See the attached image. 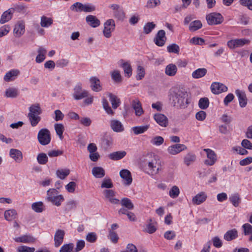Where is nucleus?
<instances>
[{
    "label": "nucleus",
    "instance_id": "obj_1",
    "mask_svg": "<svg viewBox=\"0 0 252 252\" xmlns=\"http://www.w3.org/2000/svg\"><path fill=\"white\" fill-rule=\"evenodd\" d=\"M143 166L147 170V173L151 175L158 174L161 170V160L159 157L153 153L143 156L142 159Z\"/></svg>",
    "mask_w": 252,
    "mask_h": 252
},
{
    "label": "nucleus",
    "instance_id": "obj_2",
    "mask_svg": "<svg viewBox=\"0 0 252 252\" xmlns=\"http://www.w3.org/2000/svg\"><path fill=\"white\" fill-rule=\"evenodd\" d=\"M169 98L174 107L180 108L187 107L189 103L187 92L177 89L169 91Z\"/></svg>",
    "mask_w": 252,
    "mask_h": 252
},
{
    "label": "nucleus",
    "instance_id": "obj_3",
    "mask_svg": "<svg viewBox=\"0 0 252 252\" xmlns=\"http://www.w3.org/2000/svg\"><path fill=\"white\" fill-rule=\"evenodd\" d=\"M58 191L54 189H50L47 191V199L57 206L61 205L64 200L62 195H58Z\"/></svg>",
    "mask_w": 252,
    "mask_h": 252
},
{
    "label": "nucleus",
    "instance_id": "obj_4",
    "mask_svg": "<svg viewBox=\"0 0 252 252\" xmlns=\"http://www.w3.org/2000/svg\"><path fill=\"white\" fill-rule=\"evenodd\" d=\"M72 94L73 98L76 100H81L89 96V92L82 89V84L77 83L74 87Z\"/></svg>",
    "mask_w": 252,
    "mask_h": 252
},
{
    "label": "nucleus",
    "instance_id": "obj_5",
    "mask_svg": "<svg viewBox=\"0 0 252 252\" xmlns=\"http://www.w3.org/2000/svg\"><path fill=\"white\" fill-rule=\"evenodd\" d=\"M206 19L209 25H216L222 23L223 17L222 15L218 12H212L206 16Z\"/></svg>",
    "mask_w": 252,
    "mask_h": 252
},
{
    "label": "nucleus",
    "instance_id": "obj_6",
    "mask_svg": "<svg viewBox=\"0 0 252 252\" xmlns=\"http://www.w3.org/2000/svg\"><path fill=\"white\" fill-rule=\"evenodd\" d=\"M250 42V40L246 38L234 39L227 41V45L230 49H234L237 48L243 47Z\"/></svg>",
    "mask_w": 252,
    "mask_h": 252
},
{
    "label": "nucleus",
    "instance_id": "obj_7",
    "mask_svg": "<svg viewBox=\"0 0 252 252\" xmlns=\"http://www.w3.org/2000/svg\"><path fill=\"white\" fill-rule=\"evenodd\" d=\"M115 24L113 19L107 20L104 24L103 33L106 38H110L112 35V32L115 30Z\"/></svg>",
    "mask_w": 252,
    "mask_h": 252
},
{
    "label": "nucleus",
    "instance_id": "obj_8",
    "mask_svg": "<svg viewBox=\"0 0 252 252\" xmlns=\"http://www.w3.org/2000/svg\"><path fill=\"white\" fill-rule=\"evenodd\" d=\"M104 199L114 204H119L120 200L115 197L116 192L112 189H105L103 191Z\"/></svg>",
    "mask_w": 252,
    "mask_h": 252
},
{
    "label": "nucleus",
    "instance_id": "obj_9",
    "mask_svg": "<svg viewBox=\"0 0 252 252\" xmlns=\"http://www.w3.org/2000/svg\"><path fill=\"white\" fill-rule=\"evenodd\" d=\"M210 89L212 93L215 94H218L225 92L228 90L227 87L225 85L217 82H213L211 85Z\"/></svg>",
    "mask_w": 252,
    "mask_h": 252
},
{
    "label": "nucleus",
    "instance_id": "obj_10",
    "mask_svg": "<svg viewBox=\"0 0 252 252\" xmlns=\"http://www.w3.org/2000/svg\"><path fill=\"white\" fill-rule=\"evenodd\" d=\"M203 151L206 152L208 158L204 161L205 164L210 166L214 165L217 161V155L215 153L210 149H204Z\"/></svg>",
    "mask_w": 252,
    "mask_h": 252
},
{
    "label": "nucleus",
    "instance_id": "obj_11",
    "mask_svg": "<svg viewBox=\"0 0 252 252\" xmlns=\"http://www.w3.org/2000/svg\"><path fill=\"white\" fill-rule=\"evenodd\" d=\"M38 142H50L51 140L50 131L47 128H42L39 130L37 135Z\"/></svg>",
    "mask_w": 252,
    "mask_h": 252
},
{
    "label": "nucleus",
    "instance_id": "obj_12",
    "mask_svg": "<svg viewBox=\"0 0 252 252\" xmlns=\"http://www.w3.org/2000/svg\"><path fill=\"white\" fill-rule=\"evenodd\" d=\"M166 40L165 31L162 30H159L154 38L155 43L158 46L162 47L165 44Z\"/></svg>",
    "mask_w": 252,
    "mask_h": 252
},
{
    "label": "nucleus",
    "instance_id": "obj_13",
    "mask_svg": "<svg viewBox=\"0 0 252 252\" xmlns=\"http://www.w3.org/2000/svg\"><path fill=\"white\" fill-rule=\"evenodd\" d=\"M64 235L65 231L64 230L62 229L56 230L54 238V246L56 248L59 247L63 243Z\"/></svg>",
    "mask_w": 252,
    "mask_h": 252
},
{
    "label": "nucleus",
    "instance_id": "obj_14",
    "mask_svg": "<svg viewBox=\"0 0 252 252\" xmlns=\"http://www.w3.org/2000/svg\"><path fill=\"white\" fill-rule=\"evenodd\" d=\"M25 24L24 21H19L15 25L13 30L14 35L16 37H20L25 32Z\"/></svg>",
    "mask_w": 252,
    "mask_h": 252
},
{
    "label": "nucleus",
    "instance_id": "obj_15",
    "mask_svg": "<svg viewBox=\"0 0 252 252\" xmlns=\"http://www.w3.org/2000/svg\"><path fill=\"white\" fill-rule=\"evenodd\" d=\"M90 87L91 89L95 92H99L102 90L99 79L95 76L91 77L90 78Z\"/></svg>",
    "mask_w": 252,
    "mask_h": 252
},
{
    "label": "nucleus",
    "instance_id": "obj_16",
    "mask_svg": "<svg viewBox=\"0 0 252 252\" xmlns=\"http://www.w3.org/2000/svg\"><path fill=\"white\" fill-rule=\"evenodd\" d=\"M120 177L124 180V184L125 185L129 186L132 182L130 172L127 169H123L120 172Z\"/></svg>",
    "mask_w": 252,
    "mask_h": 252
},
{
    "label": "nucleus",
    "instance_id": "obj_17",
    "mask_svg": "<svg viewBox=\"0 0 252 252\" xmlns=\"http://www.w3.org/2000/svg\"><path fill=\"white\" fill-rule=\"evenodd\" d=\"M235 94L238 97L240 107L242 108L245 107L247 105L248 101V99L245 92L237 89L235 91Z\"/></svg>",
    "mask_w": 252,
    "mask_h": 252
},
{
    "label": "nucleus",
    "instance_id": "obj_18",
    "mask_svg": "<svg viewBox=\"0 0 252 252\" xmlns=\"http://www.w3.org/2000/svg\"><path fill=\"white\" fill-rule=\"evenodd\" d=\"M14 13V9H13V8H10L4 11L1 16L0 23L1 24H3L10 21L12 19Z\"/></svg>",
    "mask_w": 252,
    "mask_h": 252
},
{
    "label": "nucleus",
    "instance_id": "obj_19",
    "mask_svg": "<svg viewBox=\"0 0 252 252\" xmlns=\"http://www.w3.org/2000/svg\"><path fill=\"white\" fill-rule=\"evenodd\" d=\"M131 105L132 107L135 111L136 116H140L143 114L144 111L142 107V104L138 98L133 99Z\"/></svg>",
    "mask_w": 252,
    "mask_h": 252
},
{
    "label": "nucleus",
    "instance_id": "obj_20",
    "mask_svg": "<svg viewBox=\"0 0 252 252\" xmlns=\"http://www.w3.org/2000/svg\"><path fill=\"white\" fill-rule=\"evenodd\" d=\"M207 198V194L204 191H201L192 198V202L194 205H198L205 202Z\"/></svg>",
    "mask_w": 252,
    "mask_h": 252
},
{
    "label": "nucleus",
    "instance_id": "obj_21",
    "mask_svg": "<svg viewBox=\"0 0 252 252\" xmlns=\"http://www.w3.org/2000/svg\"><path fill=\"white\" fill-rule=\"evenodd\" d=\"M186 149L187 147L185 145L177 144L169 147L168 148V151L170 154L174 155Z\"/></svg>",
    "mask_w": 252,
    "mask_h": 252
},
{
    "label": "nucleus",
    "instance_id": "obj_22",
    "mask_svg": "<svg viewBox=\"0 0 252 252\" xmlns=\"http://www.w3.org/2000/svg\"><path fill=\"white\" fill-rule=\"evenodd\" d=\"M111 129L115 132H121L124 130V126L122 123L117 120H112L110 122Z\"/></svg>",
    "mask_w": 252,
    "mask_h": 252
},
{
    "label": "nucleus",
    "instance_id": "obj_23",
    "mask_svg": "<svg viewBox=\"0 0 252 252\" xmlns=\"http://www.w3.org/2000/svg\"><path fill=\"white\" fill-rule=\"evenodd\" d=\"M9 156L10 158L13 159L16 162L20 163L22 161V153L18 149H11L9 151Z\"/></svg>",
    "mask_w": 252,
    "mask_h": 252
},
{
    "label": "nucleus",
    "instance_id": "obj_24",
    "mask_svg": "<svg viewBox=\"0 0 252 252\" xmlns=\"http://www.w3.org/2000/svg\"><path fill=\"white\" fill-rule=\"evenodd\" d=\"M154 119L156 122L162 126H166L168 124V119L163 114L158 113L154 116Z\"/></svg>",
    "mask_w": 252,
    "mask_h": 252
},
{
    "label": "nucleus",
    "instance_id": "obj_25",
    "mask_svg": "<svg viewBox=\"0 0 252 252\" xmlns=\"http://www.w3.org/2000/svg\"><path fill=\"white\" fill-rule=\"evenodd\" d=\"M87 23L93 28H96L100 24V22L96 16L89 15L86 17Z\"/></svg>",
    "mask_w": 252,
    "mask_h": 252
},
{
    "label": "nucleus",
    "instance_id": "obj_26",
    "mask_svg": "<svg viewBox=\"0 0 252 252\" xmlns=\"http://www.w3.org/2000/svg\"><path fill=\"white\" fill-rule=\"evenodd\" d=\"M122 63L121 66L123 68L125 76L129 78L132 75V67L130 64L128 62H124L123 60H121Z\"/></svg>",
    "mask_w": 252,
    "mask_h": 252
},
{
    "label": "nucleus",
    "instance_id": "obj_27",
    "mask_svg": "<svg viewBox=\"0 0 252 252\" xmlns=\"http://www.w3.org/2000/svg\"><path fill=\"white\" fill-rule=\"evenodd\" d=\"M17 216V211L14 209L6 210L4 213V219L9 221L15 220Z\"/></svg>",
    "mask_w": 252,
    "mask_h": 252
},
{
    "label": "nucleus",
    "instance_id": "obj_28",
    "mask_svg": "<svg viewBox=\"0 0 252 252\" xmlns=\"http://www.w3.org/2000/svg\"><path fill=\"white\" fill-rule=\"evenodd\" d=\"M237 237L238 231L236 229L234 228L227 231L224 234L223 238L225 240L230 241L236 239Z\"/></svg>",
    "mask_w": 252,
    "mask_h": 252
},
{
    "label": "nucleus",
    "instance_id": "obj_29",
    "mask_svg": "<svg viewBox=\"0 0 252 252\" xmlns=\"http://www.w3.org/2000/svg\"><path fill=\"white\" fill-rule=\"evenodd\" d=\"M92 172L93 176L96 178H102L105 175L104 169L102 167L99 166L93 167Z\"/></svg>",
    "mask_w": 252,
    "mask_h": 252
},
{
    "label": "nucleus",
    "instance_id": "obj_30",
    "mask_svg": "<svg viewBox=\"0 0 252 252\" xmlns=\"http://www.w3.org/2000/svg\"><path fill=\"white\" fill-rule=\"evenodd\" d=\"M19 71L17 69H12L7 72L4 77V80L6 82L14 80L19 74Z\"/></svg>",
    "mask_w": 252,
    "mask_h": 252
},
{
    "label": "nucleus",
    "instance_id": "obj_31",
    "mask_svg": "<svg viewBox=\"0 0 252 252\" xmlns=\"http://www.w3.org/2000/svg\"><path fill=\"white\" fill-rule=\"evenodd\" d=\"M38 55L36 57L35 61L37 63H41L44 61L45 59V55L47 53L46 50L40 47L38 48Z\"/></svg>",
    "mask_w": 252,
    "mask_h": 252
},
{
    "label": "nucleus",
    "instance_id": "obj_32",
    "mask_svg": "<svg viewBox=\"0 0 252 252\" xmlns=\"http://www.w3.org/2000/svg\"><path fill=\"white\" fill-rule=\"evenodd\" d=\"M207 72L205 68H198L192 73V77L194 79H199L204 76Z\"/></svg>",
    "mask_w": 252,
    "mask_h": 252
},
{
    "label": "nucleus",
    "instance_id": "obj_33",
    "mask_svg": "<svg viewBox=\"0 0 252 252\" xmlns=\"http://www.w3.org/2000/svg\"><path fill=\"white\" fill-rule=\"evenodd\" d=\"M15 241L17 242L30 243L34 242L35 239L30 235H26L15 238Z\"/></svg>",
    "mask_w": 252,
    "mask_h": 252
},
{
    "label": "nucleus",
    "instance_id": "obj_34",
    "mask_svg": "<svg viewBox=\"0 0 252 252\" xmlns=\"http://www.w3.org/2000/svg\"><path fill=\"white\" fill-rule=\"evenodd\" d=\"M177 71V68L175 64L170 63L167 65L165 68V73L169 76H174Z\"/></svg>",
    "mask_w": 252,
    "mask_h": 252
},
{
    "label": "nucleus",
    "instance_id": "obj_35",
    "mask_svg": "<svg viewBox=\"0 0 252 252\" xmlns=\"http://www.w3.org/2000/svg\"><path fill=\"white\" fill-rule=\"evenodd\" d=\"M19 94L18 89L15 88H8L5 92V96L6 97L15 98Z\"/></svg>",
    "mask_w": 252,
    "mask_h": 252
},
{
    "label": "nucleus",
    "instance_id": "obj_36",
    "mask_svg": "<svg viewBox=\"0 0 252 252\" xmlns=\"http://www.w3.org/2000/svg\"><path fill=\"white\" fill-rule=\"evenodd\" d=\"M196 157L195 154L192 153L187 154L184 158V161L187 166H189L192 164L196 160Z\"/></svg>",
    "mask_w": 252,
    "mask_h": 252
},
{
    "label": "nucleus",
    "instance_id": "obj_37",
    "mask_svg": "<svg viewBox=\"0 0 252 252\" xmlns=\"http://www.w3.org/2000/svg\"><path fill=\"white\" fill-rule=\"evenodd\" d=\"M54 128L57 135L59 137L60 140L62 141L63 139V132L64 130V127L62 124H56L54 125Z\"/></svg>",
    "mask_w": 252,
    "mask_h": 252
},
{
    "label": "nucleus",
    "instance_id": "obj_38",
    "mask_svg": "<svg viewBox=\"0 0 252 252\" xmlns=\"http://www.w3.org/2000/svg\"><path fill=\"white\" fill-rule=\"evenodd\" d=\"M53 20L51 18L45 16L41 17L40 25L42 27L48 28L53 24Z\"/></svg>",
    "mask_w": 252,
    "mask_h": 252
},
{
    "label": "nucleus",
    "instance_id": "obj_39",
    "mask_svg": "<svg viewBox=\"0 0 252 252\" xmlns=\"http://www.w3.org/2000/svg\"><path fill=\"white\" fill-rule=\"evenodd\" d=\"M32 209L36 213H41L44 210V205L41 201L34 202L32 204Z\"/></svg>",
    "mask_w": 252,
    "mask_h": 252
},
{
    "label": "nucleus",
    "instance_id": "obj_40",
    "mask_svg": "<svg viewBox=\"0 0 252 252\" xmlns=\"http://www.w3.org/2000/svg\"><path fill=\"white\" fill-rule=\"evenodd\" d=\"M126 155V152L125 151H117L110 154L109 158L112 160H117L122 159Z\"/></svg>",
    "mask_w": 252,
    "mask_h": 252
},
{
    "label": "nucleus",
    "instance_id": "obj_41",
    "mask_svg": "<svg viewBox=\"0 0 252 252\" xmlns=\"http://www.w3.org/2000/svg\"><path fill=\"white\" fill-rule=\"evenodd\" d=\"M229 199L233 205L237 207L241 202V198L238 193H234L229 196Z\"/></svg>",
    "mask_w": 252,
    "mask_h": 252
},
{
    "label": "nucleus",
    "instance_id": "obj_42",
    "mask_svg": "<svg viewBox=\"0 0 252 252\" xmlns=\"http://www.w3.org/2000/svg\"><path fill=\"white\" fill-rule=\"evenodd\" d=\"M109 96L112 108L114 109H117L120 104V99L115 95H114L111 93L109 94Z\"/></svg>",
    "mask_w": 252,
    "mask_h": 252
},
{
    "label": "nucleus",
    "instance_id": "obj_43",
    "mask_svg": "<svg viewBox=\"0 0 252 252\" xmlns=\"http://www.w3.org/2000/svg\"><path fill=\"white\" fill-rule=\"evenodd\" d=\"M121 205L128 210H132L134 208L132 201L128 198H123L121 201Z\"/></svg>",
    "mask_w": 252,
    "mask_h": 252
},
{
    "label": "nucleus",
    "instance_id": "obj_44",
    "mask_svg": "<svg viewBox=\"0 0 252 252\" xmlns=\"http://www.w3.org/2000/svg\"><path fill=\"white\" fill-rule=\"evenodd\" d=\"M69 173L70 170L68 169H58L56 171L57 177L62 180L64 179Z\"/></svg>",
    "mask_w": 252,
    "mask_h": 252
},
{
    "label": "nucleus",
    "instance_id": "obj_45",
    "mask_svg": "<svg viewBox=\"0 0 252 252\" xmlns=\"http://www.w3.org/2000/svg\"><path fill=\"white\" fill-rule=\"evenodd\" d=\"M29 111L30 112L29 114H32L37 115H40L42 112L41 109L39 104H35L32 105L31 107H30Z\"/></svg>",
    "mask_w": 252,
    "mask_h": 252
},
{
    "label": "nucleus",
    "instance_id": "obj_46",
    "mask_svg": "<svg viewBox=\"0 0 252 252\" xmlns=\"http://www.w3.org/2000/svg\"><path fill=\"white\" fill-rule=\"evenodd\" d=\"M202 26V23L199 20H195L190 23L189 29L191 32L196 31L200 29Z\"/></svg>",
    "mask_w": 252,
    "mask_h": 252
},
{
    "label": "nucleus",
    "instance_id": "obj_47",
    "mask_svg": "<svg viewBox=\"0 0 252 252\" xmlns=\"http://www.w3.org/2000/svg\"><path fill=\"white\" fill-rule=\"evenodd\" d=\"M28 116L32 126H36L40 120L39 115L28 114Z\"/></svg>",
    "mask_w": 252,
    "mask_h": 252
},
{
    "label": "nucleus",
    "instance_id": "obj_48",
    "mask_svg": "<svg viewBox=\"0 0 252 252\" xmlns=\"http://www.w3.org/2000/svg\"><path fill=\"white\" fill-rule=\"evenodd\" d=\"M111 76L112 80L116 83H120L122 81L120 72L118 70H115L111 72Z\"/></svg>",
    "mask_w": 252,
    "mask_h": 252
},
{
    "label": "nucleus",
    "instance_id": "obj_49",
    "mask_svg": "<svg viewBox=\"0 0 252 252\" xmlns=\"http://www.w3.org/2000/svg\"><path fill=\"white\" fill-rule=\"evenodd\" d=\"M83 4L80 2H76L73 3L70 7V9L71 11L76 12H83Z\"/></svg>",
    "mask_w": 252,
    "mask_h": 252
},
{
    "label": "nucleus",
    "instance_id": "obj_50",
    "mask_svg": "<svg viewBox=\"0 0 252 252\" xmlns=\"http://www.w3.org/2000/svg\"><path fill=\"white\" fill-rule=\"evenodd\" d=\"M155 27L156 24L154 22H148L144 25L143 32L146 34H149Z\"/></svg>",
    "mask_w": 252,
    "mask_h": 252
},
{
    "label": "nucleus",
    "instance_id": "obj_51",
    "mask_svg": "<svg viewBox=\"0 0 252 252\" xmlns=\"http://www.w3.org/2000/svg\"><path fill=\"white\" fill-rule=\"evenodd\" d=\"M73 248L74 244L73 243L65 244L61 247L59 252H73Z\"/></svg>",
    "mask_w": 252,
    "mask_h": 252
},
{
    "label": "nucleus",
    "instance_id": "obj_52",
    "mask_svg": "<svg viewBox=\"0 0 252 252\" xmlns=\"http://www.w3.org/2000/svg\"><path fill=\"white\" fill-rule=\"evenodd\" d=\"M209 105V100L207 97L201 98L198 102V106L201 109H207Z\"/></svg>",
    "mask_w": 252,
    "mask_h": 252
},
{
    "label": "nucleus",
    "instance_id": "obj_53",
    "mask_svg": "<svg viewBox=\"0 0 252 252\" xmlns=\"http://www.w3.org/2000/svg\"><path fill=\"white\" fill-rule=\"evenodd\" d=\"M102 105L104 109L106 111V112L110 115H113L114 114V112L112 110L111 108L109 106L108 102L105 98H103L102 99Z\"/></svg>",
    "mask_w": 252,
    "mask_h": 252
},
{
    "label": "nucleus",
    "instance_id": "obj_54",
    "mask_svg": "<svg viewBox=\"0 0 252 252\" xmlns=\"http://www.w3.org/2000/svg\"><path fill=\"white\" fill-rule=\"evenodd\" d=\"M137 74L136 78L137 80H140L142 79L145 75V69L143 67L138 65L137 68Z\"/></svg>",
    "mask_w": 252,
    "mask_h": 252
},
{
    "label": "nucleus",
    "instance_id": "obj_55",
    "mask_svg": "<svg viewBox=\"0 0 252 252\" xmlns=\"http://www.w3.org/2000/svg\"><path fill=\"white\" fill-rule=\"evenodd\" d=\"M180 194V189L176 186H174L172 187L169 192V196L172 198L177 197Z\"/></svg>",
    "mask_w": 252,
    "mask_h": 252
},
{
    "label": "nucleus",
    "instance_id": "obj_56",
    "mask_svg": "<svg viewBox=\"0 0 252 252\" xmlns=\"http://www.w3.org/2000/svg\"><path fill=\"white\" fill-rule=\"evenodd\" d=\"M242 228L245 235H252V226L249 223L244 224Z\"/></svg>",
    "mask_w": 252,
    "mask_h": 252
},
{
    "label": "nucleus",
    "instance_id": "obj_57",
    "mask_svg": "<svg viewBox=\"0 0 252 252\" xmlns=\"http://www.w3.org/2000/svg\"><path fill=\"white\" fill-rule=\"evenodd\" d=\"M38 162L40 164H45L48 162V157L46 154L40 153L37 157Z\"/></svg>",
    "mask_w": 252,
    "mask_h": 252
},
{
    "label": "nucleus",
    "instance_id": "obj_58",
    "mask_svg": "<svg viewBox=\"0 0 252 252\" xmlns=\"http://www.w3.org/2000/svg\"><path fill=\"white\" fill-rule=\"evenodd\" d=\"M167 50L169 53L178 54L180 51V48L177 44L174 43L168 46Z\"/></svg>",
    "mask_w": 252,
    "mask_h": 252
},
{
    "label": "nucleus",
    "instance_id": "obj_59",
    "mask_svg": "<svg viewBox=\"0 0 252 252\" xmlns=\"http://www.w3.org/2000/svg\"><path fill=\"white\" fill-rule=\"evenodd\" d=\"M10 31V27L8 25H5L0 27V37L6 35Z\"/></svg>",
    "mask_w": 252,
    "mask_h": 252
},
{
    "label": "nucleus",
    "instance_id": "obj_60",
    "mask_svg": "<svg viewBox=\"0 0 252 252\" xmlns=\"http://www.w3.org/2000/svg\"><path fill=\"white\" fill-rule=\"evenodd\" d=\"M95 10V7L92 3L83 4V12L88 13L91 12Z\"/></svg>",
    "mask_w": 252,
    "mask_h": 252
},
{
    "label": "nucleus",
    "instance_id": "obj_61",
    "mask_svg": "<svg viewBox=\"0 0 252 252\" xmlns=\"http://www.w3.org/2000/svg\"><path fill=\"white\" fill-rule=\"evenodd\" d=\"M114 15L116 18L120 20H123L125 17V13L122 8L114 11Z\"/></svg>",
    "mask_w": 252,
    "mask_h": 252
},
{
    "label": "nucleus",
    "instance_id": "obj_62",
    "mask_svg": "<svg viewBox=\"0 0 252 252\" xmlns=\"http://www.w3.org/2000/svg\"><path fill=\"white\" fill-rule=\"evenodd\" d=\"M148 126H140L132 127V130L135 134H138L144 132L147 130Z\"/></svg>",
    "mask_w": 252,
    "mask_h": 252
},
{
    "label": "nucleus",
    "instance_id": "obj_63",
    "mask_svg": "<svg viewBox=\"0 0 252 252\" xmlns=\"http://www.w3.org/2000/svg\"><path fill=\"white\" fill-rule=\"evenodd\" d=\"M113 187V185L110 179L105 178L104 179H103L101 185V188L111 189Z\"/></svg>",
    "mask_w": 252,
    "mask_h": 252
},
{
    "label": "nucleus",
    "instance_id": "obj_64",
    "mask_svg": "<svg viewBox=\"0 0 252 252\" xmlns=\"http://www.w3.org/2000/svg\"><path fill=\"white\" fill-rule=\"evenodd\" d=\"M35 249L33 247H29L26 246H20L17 248L18 252H34Z\"/></svg>",
    "mask_w": 252,
    "mask_h": 252
}]
</instances>
